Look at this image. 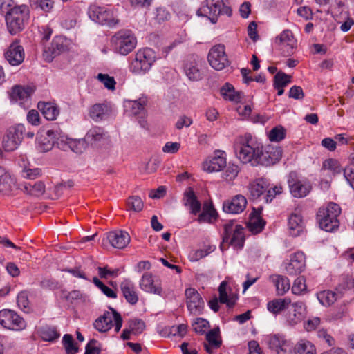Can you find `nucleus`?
I'll return each instance as SVG.
<instances>
[{
	"instance_id": "obj_1",
	"label": "nucleus",
	"mask_w": 354,
	"mask_h": 354,
	"mask_svg": "<svg viewBox=\"0 0 354 354\" xmlns=\"http://www.w3.org/2000/svg\"><path fill=\"white\" fill-rule=\"evenodd\" d=\"M236 154L243 163L252 162L269 166L267 147L263 148L251 138L245 139L235 146Z\"/></svg>"
},
{
	"instance_id": "obj_2",
	"label": "nucleus",
	"mask_w": 354,
	"mask_h": 354,
	"mask_svg": "<svg viewBox=\"0 0 354 354\" xmlns=\"http://www.w3.org/2000/svg\"><path fill=\"white\" fill-rule=\"evenodd\" d=\"M30 10L26 5L14 6L6 15L8 30L11 35H16L25 28L29 19Z\"/></svg>"
},
{
	"instance_id": "obj_3",
	"label": "nucleus",
	"mask_w": 354,
	"mask_h": 354,
	"mask_svg": "<svg viewBox=\"0 0 354 354\" xmlns=\"http://www.w3.org/2000/svg\"><path fill=\"white\" fill-rule=\"evenodd\" d=\"M341 213V208L337 203H329L326 207L319 209L317 213V220L322 230L332 232L339 227L337 217Z\"/></svg>"
},
{
	"instance_id": "obj_4",
	"label": "nucleus",
	"mask_w": 354,
	"mask_h": 354,
	"mask_svg": "<svg viewBox=\"0 0 354 354\" xmlns=\"http://www.w3.org/2000/svg\"><path fill=\"white\" fill-rule=\"evenodd\" d=\"M196 13L198 16L208 18L212 23L215 24L220 15L230 17L232 10L230 7L224 4L223 0H205Z\"/></svg>"
},
{
	"instance_id": "obj_5",
	"label": "nucleus",
	"mask_w": 354,
	"mask_h": 354,
	"mask_svg": "<svg viewBox=\"0 0 354 354\" xmlns=\"http://www.w3.org/2000/svg\"><path fill=\"white\" fill-rule=\"evenodd\" d=\"M156 58V53L151 48L140 49L131 62L129 69L136 75L145 74L150 70Z\"/></svg>"
},
{
	"instance_id": "obj_6",
	"label": "nucleus",
	"mask_w": 354,
	"mask_h": 354,
	"mask_svg": "<svg viewBox=\"0 0 354 354\" xmlns=\"http://www.w3.org/2000/svg\"><path fill=\"white\" fill-rule=\"evenodd\" d=\"M111 43L115 52L127 55L136 48L137 39L131 30L122 29L111 37Z\"/></svg>"
},
{
	"instance_id": "obj_7",
	"label": "nucleus",
	"mask_w": 354,
	"mask_h": 354,
	"mask_svg": "<svg viewBox=\"0 0 354 354\" xmlns=\"http://www.w3.org/2000/svg\"><path fill=\"white\" fill-rule=\"evenodd\" d=\"M223 242L221 249L223 250L224 244L231 245L234 248H242L245 242L244 228L241 225H235L232 220L223 225Z\"/></svg>"
},
{
	"instance_id": "obj_8",
	"label": "nucleus",
	"mask_w": 354,
	"mask_h": 354,
	"mask_svg": "<svg viewBox=\"0 0 354 354\" xmlns=\"http://www.w3.org/2000/svg\"><path fill=\"white\" fill-rule=\"evenodd\" d=\"M109 309L111 312H105L103 315L95 321L94 327L98 331L104 333L113 327L114 321L115 330L118 333L122 325V317L114 308L109 307Z\"/></svg>"
},
{
	"instance_id": "obj_9",
	"label": "nucleus",
	"mask_w": 354,
	"mask_h": 354,
	"mask_svg": "<svg viewBox=\"0 0 354 354\" xmlns=\"http://www.w3.org/2000/svg\"><path fill=\"white\" fill-rule=\"evenodd\" d=\"M288 185L290 194L295 198L306 197L312 189V185L309 180L299 176L295 171L289 174Z\"/></svg>"
},
{
	"instance_id": "obj_10",
	"label": "nucleus",
	"mask_w": 354,
	"mask_h": 354,
	"mask_svg": "<svg viewBox=\"0 0 354 354\" xmlns=\"http://www.w3.org/2000/svg\"><path fill=\"white\" fill-rule=\"evenodd\" d=\"M89 17L94 21L113 27L118 23V19L114 16L113 11L105 8L91 6L88 10Z\"/></svg>"
},
{
	"instance_id": "obj_11",
	"label": "nucleus",
	"mask_w": 354,
	"mask_h": 354,
	"mask_svg": "<svg viewBox=\"0 0 354 354\" xmlns=\"http://www.w3.org/2000/svg\"><path fill=\"white\" fill-rule=\"evenodd\" d=\"M0 324L10 330H21L25 328L24 319L14 310L3 309L0 310Z\"/></svg>"
},
{
	"instance_id": "obj_12",
	"label": "nucleus",
	"mask_w": 354,
	"mask_h": 354,
	"mask_svg": "<svg viewBox=\"0 0 354 354\" xmlns=\"http://www.w3.org/2000/svg\"><path fill=\"white\" fill-rule=\"evenodd\" d=\"M207 59L210 66L217 71H221L229 65L225 46L222 44L213 46L209 52Z\"/></svg>"
},
{
	"instance_id": "obj_13",
	"label": "nucleus",
	"mask_w": 354,
	"mask_h": 354,
	"mask_svg": "<svg viewBox=\"0 0 354 354\" xmlns=\"http://www.w3.org/2000/svg\"><path fill=\"white\" fill-rule=\"evenodd\" d=\"M66 39L62 36L53 38L50 46L45 47L43 53L44 59L48 62L67 50Z\"/></svg>"
},
{
	"instance_id": "obj_14",
	"label": "nucleus",
	"mask_w": 354,
	"mask_h": 354,
	"mask_svg": "<svg viewBox=\"0 0 354 354\" xmlns=\"http://www.w3.org/2000/svg\"><path fill=\"white\" fill-rule=\"evenodd\" d=\"M276 44L279 49L282 50L284 56L288 57L293 53L294 49L297 47V41L290 30H283L277 38Z\"/></svg>"
},
{
	"instance_id": "obj_15",
	"label": "nucleus",
	"mask_w": 354,
	"mask_h": 354,
	"mask_svg": "<svg viewBox=\"0 0 354 354\" xmlns=\"http://www.w3.org/2000/svg\"><path fill=\"white\" fill-rule=\"evenodd\" d=\"M187 307L190 313L200 315L204 307V301L198 291L192 288L185 290Z\"/></svg>"
},
{
	"instance_id": "obj_16",
	"label": "nucleus",
	"mask_w": 354,
	"mask_h": 354,
	"mask_svg": "<svg viewBox=\"0 0 354 354\" xmlns=\"http://www.w3.org/2000/svg\"><path fill=\"white\" fill-rule=\"evenodd\" d=\"M183 68L186 76L192 81H198L203 77L201 62L194 56H189L185 60Z\"/></svg>"
},
{
	"instance_id": "obj_17",
	"label": "nucleus",
	"mask_w": 354,
	"mask_h": 354,
	"mask_svg": "<svg viewBox=\"0 0 354 354\" xmlns=\"http://www.w3.org/2000/svg\"><path fill=\"white\" fill-rule=\"evenodd\" d=\"M268 344L270 349L277 354H291L292 345L290 340L280 335H270L268 338Z\"/></svg>"
},
{
	"instance_id": "obj_18",
	"label": "nucleus",
	"mask_w": 354,
	"mask_h": 354,
	"mask_svg": "<svg viewBox=\"0 0 354 354\" xmlns=\"http://www.w3.org/2000/svg\"><path fill=\"white\" fill-rule=\"evenodd\" d=\"M306 268V257L302 252H297L290 256L289 263L286 266V273L297 275L301 273Z\"/></svg>"
},
{
	"instance_id": "obj_19",
	"label": "nucleus",
	"mask_w": 354,
	"mask_h": 354,
	"mask_svg": "<svg viewBox=\"0 0 354 354\" xmlns=\"http://www.w3.org/2000/svg\"><path fill=\"white\" fill-rule=\"evenodd\" d=\"M247 203V199L244 196L237 194L223 202V209L229 214H240L244 211Z\"/></svg>"
},
{
	"instance_id": "obj_20",
	"label": "nucleus",
	"mask_w": 354,
	"mask_h": 354,
	"mask_svg": "<svg viewBox=\"0 0 354 354\" xmlns=\"http://www.w3.org/2000/svg\"><path fill=\"white\" fill-rule=\"evenodd\" d=\"M140 288L148 293L162 295V288L159 280H155L150 272H145L140 281Z\"/></svg>"
},
{
	"instance_id": "obj_21",
	"label": "nucleus",
	"mask_w": 354,
	"mask_h": 354,
	"mask_svg": "<svg viewBox=\"0 0 354 354\" xmlns=\"http://www.w3.org/2000/svg\"><path fill=\"white\" fill-rule=\"evenodd\" d=\"M5 57L10 64L12 66L19 65L24 59L23 47L19 44L17 41H15L5 53Z\"/></svg>"
},
{
	"instance_id": "obj_22",
	"label": "nucleus",
	"mask_w": 354,
	"mask_h": 354,
	"mask_svg": "<svg viewBox=\"0 0 354 354\" xmlns=\"http://www.w3.org/2000/svg\"><path fill=\"white\" fill-rule=\"evenodd\" d=\"M106 239L113 248L118 249L124 248L131 241L129 234L124 231L109 232Z\"/></svg>"
},
{
	"instance_id": "obj_23",
	"label": "nucleus",
	"mask_w": 354,
	"mask_h": 354,
	"mask_svg": "<svg viewBox=\"0 0 354 354\" xmlns=\"http://www.w3.org/2000/svg\"><path fill=\"white\" fill-rule=\"evenodd\" d=\"M269 187L267 180L263 178H257L248 185L250 199L254 201L260 198Z\"/></svg>"
},
{
	"instance_id": "obj_24",
	"label": "nucleus",
	"mask_w": 354,
	"mask_h": 354,
	"mask_svg": "<svg viewBox=\"0 0 354 354\" xmlns=\"http://www.w3.org/2000/svg\"><path fill=\"white\" fill-rule=\"evenodd\" d=\"M219 154L207 160L203 163V169L208 172L219 171L226 166L225 153L219 151Z\"/></svg>"
},
{
	"instance_id": "obj_25",
	"label": "nucleus",
	"mask_w": 354,
	"mask_h": 354,
	"mask_svg": "<svg viewBox=\"0 0 354 354\" xmlns=\"http://www.w3.org/2000/svg\"><path fill=\"white\" fill-rule=\"evenodd\" d=\"M306 316V306L301 301L295 302L287 316L288 322L290 325H296L299 323Z\"/></svg>"
},
{
	"instance_id": "obj_26",
	"label": "nucleus",
	"mask_w": 354,
	"mask_h": 354,
	"mask_svg": "<svg viewBox=\"0 0 354 354\" xmlns=\"http://www.w3.org/2000/svg\"><path fill=\"white\" fill-rule=\"evenodd\" d=\"M147 100L145 97L139 98L130 102L131 111L135 115H139V123L140 126L145 128L147 126V121L145 120L146 115L145 106L147 105Z\"/></svg>"
},
{
	"instance_id": "obj_27",
	"label": "nucleus",
	"mask_w": 354,
	"mask_h": 354,
	"mask_svg": "<svg viewBox=\"0 0 354 354\" xmlns=\"http://www.w3.org/2000/svg\"><path fill=\"white\" fill-rule=\"evenodd\" d=\"M184 205L189 206L190 209V213L196 215L201 212V204L198 200L194 191L192 187H188L183 196Z\"/></svg>"
},
{
	"instance_id": "obj_28",
	"label": "nucleus",
	"mask_w": 354,
	"mask_h": 354,
	"mask_svg": "<svg viewBox=\"0 0 354 354\" xmlns=\"http://www.w3.org/2000/svg\"><path fill=\"white\" fill-rule=\"evenodd\" d=\"M121 291L127 301L134 305L138 301V295L135 290L133 283L129 279H124L120 284Z\"/></svg>"
},
{
	"instance_id": "obj_29",
	"label": "nucleus",
	"mask_w": 354,
	"mask_h": 354,
	"mask_svg": "<svg viewBox=\"0 0 354 354\" xmlns=\"http://www.w3.org/2000/svg\"><path fill=\"white\" fill-rule=\"evenodd\" d=\"M35 89L31 86H22L16 85L12 87L10 97L12 101L24 100L30 97Z\"/></svg>"
},
{
	"instance_id": "obj_30",
	"label": "nucleus",
	"mask_w": 354,
	"mask_h": 354,
	"mask_svg": "<svg viewBox=\"0 0 354 354\" xmlns=\"http://www.w3.org/2000/svg\"><path fill=\"white\" fill-rule=\"evenodd\" d=\"M55 139V132L53 130H48L45 134L41 135L39 138V150L41 152H47L51 150L56 144Z\"/></svg>"
},
{
	"instance_id": "obj_31",
	"label": "nucleus",
	"mask_w": 354,
	"mask_h": 354,
	"mask_svg": "<svg viewBox=\"0 0 354 354\" xmlns=\"http://www.w3.org/2000/svg\"><path fill=\"white\" fill-rule=\"evenodd\" d=\"M290 234L292 236H299L303 232V220L300 214L292 213L288 218Z\"/></svg>"
},
{
	"instance_id": "obj_32",
	"label": "nucleus",
	"mask_w": 354,
	"mask_h": 354,
	"mask_svg": "<svg viewBox=\"0 0 354 354\" xmlns=\"http://www.w3.org/2000/svg\"><path fill=\"white\" fill-rule=\"evenodd\" d=\"M38 108L48 120H55L59 113L58 107L51 102H39L38 103Z\"/></svg>"
},
{
	"instance_id": "obj_33",
	"label": "nucleus",
	"mask_w": 354,
	"mask_h": 354,
	"mask_svg": "<svg viewBox=\"0 0 354 354\" xmlns=\"http://www.w3.org/2000/svg\"><path fill=\"white\" fill-rule=\"evenodd\" d=\"M259 212L254 211L251 214L250 221L248 223L249 230L253 234L261 232L266 225V222L259 216L261 209H259Z\"/></svg>"
},
{
	"instance_id": "obj_34",
	"label": "nucleus",
	"mask_w": 354,
	"mask_h": 354,
	"mask_svg": "<svg viewBox=\"0 0 354 354\" xmlns=\"http://www.w3.org/2000/svg\"><path fill=\"white\" fill-rule=\"evenodd\" d=\"M291 300L290 298H279L272 300L268 303V310L273 313L278 314L289 308Z\"/></svg>"
},
{
	"instance_id": "obj_35",
	"label": "nucleus",
	"mask_w": 354,
	"mask_h": 354,
	"mask_svg": "<svg viewBox=\"0 0 354 354\" xmlns=\"http://www.w3.org/2000/svg\"><path fill=\"white\" fill-rule=\"evenodd\" d=\"M108 137L107 133L103 128L100 127H93L90 129L86 134V139L91 144L100 142Z\"/></svg>"
},
{
	"instance_id": "obj_36",
	"label": "nucleus",
	"mask_w": 354,
	"mask_h": 354,
	"mask_svg": "<svg viewBox=\"0 0 354 354\" xmlns=\"http://www.w3.org/2000/svg\"><path fill=\"white\" fill-rule=\"evenodd\" d=\"M276 287L277 295H283L290 288V282L286 277L272 275L270 277Z\"/></svg>"
},
{
	"instance_id": "obj_37",
	"label": "nucleus",
	"mask_w": 354,
	"mask_h": 354,
	"mask_svg": "<svg viewBox=\"0 0 354 354\" xmlns=\"http://www.w3.org/2000/svg\"><path fill=\"white\" fill-rule=\"evenodd\" d=\"M221 94L224 99L232 102H239L241 100V93L235 91L234 86L229 83L223 86L221 89Z\"/></svg>"
},
{
	"instance_id": "obj_38",
	"label": "nucleus",
	"mask_w": 354,
	"mask_h": 354,
	"mask_svg": "<svg viewBox=\"0 0 354 354\" xmlns=\"http://www.w3.org/2000/svg\"><path fill=\"white\" fill-rule=\"evenodd\" d=\"M295 351L296 354H316L315 346L306 339L299 341L295 347Z\"/></svg>"
},
{
	"instance_id": "obj_39",
	"label": "nucleus",
	"mask_w": 354,
	"mask_h": 354,
	"mask_svg": "<svg viewBox=\"0 0 354 354\" xmlns=\"http://www.w3.org/2000/svg\"><path fill=\"white\" fill-rule=\"evenodd\" d=\"M337 298V294L331 290H324L317 293V299L319 302L325 306L333 304Z\"/></svg>"
},
{
	"instance_id": "obj_40",
	"label": "nucleus",
	"mask_w": 354,
	"mask_h": 354,
	"mask_svg": "<svg viewBox=\"0 0 354 354\" xmlns=\"http://www.w3.org/2000/svg\"><path fill=\"white\" fill-rule=\"evenodd\" d=\"M40 336L41 339L47 342H53L60 336L55 326H45L40 330Z\"/></svg>"
},
{
	"instance_id": "obj_41",
	"label": "nucleus",
	"mask_w": 354,
	"mask_h": 354,
	"mask_svg": "<svg viewBox=\"0 0 354 354\" xmlns=\"http://www.w3.org/2000/svg\"><path fill=\"white\" fill-rule=\"evenodd\" d=\"M25 191L32 196H41L45 192V185L41 181H37L32 185L31 183H26L24 185Z\"/></svg>"
},
{
	"instance_id": "obj_42",
	"label": "nucleus",
	"mask_w": 354,
	"mask_h": 354,
	"mask_svg": "<svg viewBox=\"0 0 354 354\" xmlns=\"http://www.w3.org/2000/svg\"><path fill=\"white\" fill-rule=\"evenodd\" d=\"M206 340L212 348H219L222 344L219 328H216L209 330L206 334Z\"/></svg>"
},
{
	"instance_id": "obj_43",
	"label": "nucleus",
	"mask_w": 354,
	"mask_h": 354,
	"mask_svg": "<svg viewBox=\"0 0 354 354\" xmlns=\"http://www.w3.org/2000/svg\"><path fill=\"white\" fill-rule=\"evenodd\" d=\"M89 114L93 120L100 121L106 115V106L100 104H95L91 108Z\"/></svg>"
},
{
	"instance_id": "obj_44",
	"label": "nucleus",
	"mask_w": 354,
	"mask_h": 354,
	"mask_svg": "<svg viewBox=\"0 0 354 354\" xmlns=\"http://www.w3.org/2000/svg\"><path fill=\"white\" fill-rule=\"evenodd\" d=\"M128 210H133L136 212H140L144 207V203L140 197L137 196H129L127 201Z\"/></svg>"
},
{
	"instance_id": "obj_45",
	"label": "nucleus",
	"mask_w": 354,
	"mask_h": 354,
	"mask_svg": "<svg viewBox=\"0 0 354 354\" xmlns=\"http://www.w3.org/2000/svg\"><path fill=\"white\" fill-rule=\"evenodd\" d=\"M24 131L25 127L21 124L11 127L8 130L9 136L15 138L19 144H21L23 140Z\"/></svg>"
},
{
	"instance_id": "obj_46",
	"label": "nucleus",
	"mask_w": 354,
	"mask_h": 354,
	"mask_svg": "<svg viewBox=\"0 0 354 354\" xmlns=\"http://www.w3.org/2000/svg\"><path fill=\"white\" fill-rule=\"evenodd\" d=\"M322 169L330 171L333 174H340L342 172V167L339 162L333 158H329L323 162Z\"/></svg>"
},
{
	"instance_id": "obj_47",
	"label": "nucleus",
	"mask_w": 354,
	"mask_h": 354,
	"mask_svg": "<svg viewBox=\"0 0 354 354\" xmlns=\"http://www.w3.org/2000/svg\"><path fill=\"white\" fill-rule=\"evenodd\" d=\"M216 210L209 207L199 214L197 221L199 223H211L212 220L216 218Z\"/></svg>"
},
{
	"instance_id": "obj_48",
	"label": "nucleus",
	"mask_w": 354,
	"mask_h": 354,
	"mask_svg": "<svg viewBox=\"0 0 354 354\" xmlns=\"http://www.w3.org/2000/svg\"><path fill=\"white\" fill-rule=\"evenodd\" d=\"M128 327L132 334L138 335L140 334L145 328V322L140 319H131L128 322Z\"/></svg>"
},
{
	"instance_id": "obj_49",
	"label": "nucleus",
	"mask_w": 354,
	"mask_h": 354,
	"mask_svg": "<svg viewBox=\"0 0 354 354\" xmlns=\"http://www.w3.org/2000/svg\"><path fill=\"white\" fill-rule=\"evenodd\" d=\"M268 136L272 142H280L285 138L286 129L281 126L276 127L271 129Z\"/></svg>"
},
{
	"instance_id": "obj_50",
	"label": "nucleus",
	"mask_w": 354,
	"mask_h": 354,
	"mask_svg": "<svg viewBox=\"0 0 354 354\" xmlns=\"http://www.w3.org/2000/svg\"><path fill=\"white\" fill-rule=\"evenodd\" d=\"M291 82V76L278 72L274 77V87H285Z\"/></svg>"
},
{
	"instance_id": "obj_51",
	"label": "nucleus",
	"mask_w": 354,
	"mask_h": 354,
	"mask_svg": "<svg viewBox=\"0 0 354 354\" xmlns=\"http://www.w3.org/2000/svg\"><path fill=\"white\" fill-rule=\"evenodd\" d=\"M344 175L350 185L354 189V153L351 155V162L344 170Z\"/></svg>"
},
{
	"instance_id": "obj_52",
	"label": "nucleus",
	"mask_w": 354,
	"mask_h": 354,
	"mask_svg": "<svg viewBox=\"0 0 354 354\" xmlns=\"http://www.w3.org/2000/svg\"><path fill=\"white\" fill-rule=\"evenodd\" d=\"M17 302L18 306L24 312L30 310V302L28 297V293L25 291L19 292L17 297Z\"/></svg>"
},
{
	"instance_id": "obj_53",
	"label": "nucleus",
	"mask_w": 354,
	"mask_h": 354,
	"mask_svg": "<svg viewBox=\"0 0 354 354\" xmlns=\"http://www.w3.org/2000/svg\"><path fill=\"white\" fill-rule=\"evenodd\" d=\"M194 330L196 333L203 335L205 330L209 327V322L203 318H196L192 324Z\"/></svg>"
},
{
	"instance_id": "obj_54",
	"label": "nucleus",
	"mask_w": 354,
	"mask_h": 354,
	"mask_svg": "<svg viewBox=\"0 0 354 354\" xmlns=\"http://www.w3.org/2000/svg\"><path fill=\"white\" fill-rule=\"evenodd\" d=\"M269 165H274L281 158V151L272 147H267Z\"/></svg>"
},
{
	"instance_id": "obj_55",
	"label": "nucleus",
	"mask_w": 354,
	"mask_h": 354,
	"mask_svg": "<svg viewBox=\"0 0 354 354\" xmlns=\"http://www.w3.org/2000/svg\"><path fill=\"white\" fill-rule=\"evenodd\" d=\"M30 3L37 8H40L45 12H50L54 6L52 0H30Z\"/></svg>"
},
{
	"instance_id": "obj_56",
	"label": "nucleus",
	"mask_w": 354,
	"mask_h": 354,
	"mask_svg": "<svg viewBox=\"0 0 354 354\" xmlns=\"http://www.w3.org/2000/svg\"><path fill=\"white\" fill-rule=\"evenodd\" d=\"M20 144L12 137L9 136L7 132L6 136L3 140V147L6 151H12L15 150Z\"/></svg>"
},
{
	"instance_id": "obj_57",
	"label": "nucleus",
	"mask_w": 354,
	"mask_h": 354,
	"mask_svg": "<svg viewBox=\"0 0 354 354\" xmlns=\"http://www.w3.org/2000/svg\"><path fill=\"white\" fill-rule=\"evenodd\" d=\"M239 172V169L237 165L229 164L223 174V178L227 181L233 180L237 176Z\"/></svg>"
},
{
	"instance_id": "obj_58",
	"label": "nucleus",
	"mask_w": 354,
	"mask_h": 354,
	"mask_svg": "<svg viewBox=\"0 0 354 354\" xmlns=\"http://www.w3.org/2000/svg\"><path fill=\"white\" fill-rule=\"evenodd\" d=\"M97 79L104 85V86L109 90H114L115 88V81L113 77L107 74L99 73Z\"/></svg>"
},
{
	"instance_id": "obj_59",
	"label": "nucleus",
	"mask_w": 354,
	"mask_h": 354,
	"mask_svg": "<svg viewBox=\"0 0 354 354\" xmlns=\"http://www.w3.org/2000/svg\"><path fill=\"white\" fill-rule=\"evenodd\" d=\"M86 144L83 140L71 139L70 141L69 151L75 153H81L85 149Z\"/></svg>"
},
{
	"instance_id": "obj_60",
	"label": "nucleus",
	"mask_w": 354,
	"mask_h": 354,
	"mask_svg": "<svg viewBox=\"0 0 354 354\" xmlns=\"http://www.w3.org/2000/svg\"><path fill=\"white\" fill-rule=\"evenodd\" d=\"M62 342L66 352H70V351H79V347L75 344L71 335L65 334L63 337Z\"/></svg>"
},
{
	"instance_id": "obj_61",
	"label": "nucleus",
	"mask_w": 354,
	"mask_h": 354,
	"mask_svg": "<svg viewBox=\"0 0 354 354\" xmlns=\"http://www.w3.org/2000/svg\"><path fill=\"white\" fill-rule=\"evenodd\" d=\"M282 187L281 185H276L272 188L267 189L266 191V195L263 198L266 203L271 202L276 195L279 194L282 192Z\"/></svg>"
},
{
	"instance_id": "obj_62",
	"label": "nucleus",
	"mask_w": 354,
	"mask_h": 354,
	"mask_svg": "<svg viewBox=\"0 0 354 354\" xmlns=\"http://www.w3.org/2000/svg\"><path fill=\"white\" fill-rule=\"evenodd\" d=\"M306 289V286L305 283V280L304 277H299L297 278L292 288V291L295 295H299L304 290Z\"/></svg>"
},
{
	"instance_id": "obj_63",
	"label": "nucleus",
	"mask_w": 354,
	"mask_h": 354,
	"mask_svg": "<svg viewBox=\"0 0 354 354\" xmlns=\"http://www.w3.org/2000/svg\"><path fill=\"white\" fill-rule=\"evenodd\" d=\"M71 140V138H69L66 136H59L56 140V145L59 149L64 151H69Z\"/></svg>"
},
{
	"instance_id": "obj_64",
	"label": "nucleus",
	"mask_w": 354,
	"mask_h": 354,
	"mask_svg": "<svg viewBox=\"0 0 354 354\" xmlns=\"http://www.w3.org/2000/svg\"><path fill=\"white\" fill-rule=\"evenodd\" d=\"M97 343V340L91 339L86 346L84 354H100V348L95 346Z\"/></svg>"
}]
</instances>
